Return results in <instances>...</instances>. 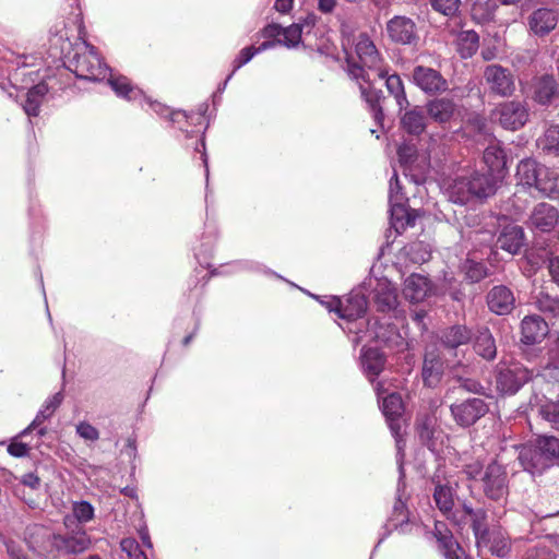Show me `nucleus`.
<instances>
[{
    "instance_id": "nucleus-1",
    "label": "nucleus",
    "mask_w": 559,
    "mask_h": 559,
    "mask_svg": "<svg viewBox=\"0 0 559 559\" xmlns=\"http://www.w3.org/2000/svg\"><path fill=\"white\" fill-rule=\"evenodd\" d=\"M518 459L523 468L531 474H542L559 463V438L538 436L519 448Z\"/></svg>"
},
{
    "instance_id": "nucleus-2",
    "label": "nucleus",
    "mask_w": 559,
    "mask_h": 559,
    "mask_svg": "<svg viewBox=\"0 0 559 559\" xmlns=\"http://www.w3.org/2000/svg\"><path fill=\"white\" fill-rule=\"evenodd\" d=\"M499 181L497 175L475 171L469 177L455 178L448 187V197L457 204H466L473 198L486 199L495 194Z\"/></svg>"
},
{
    "instance_id": "nucleus-3",
    "label": "nucleus",
    "mask_w": 559,
    "mask_h": 559,
    "mask_svg": "<svg viewBox=\"0 0 559 559\" xmlns=\"http://www.w3.org/2000/svg\"><path fill=\"white\" fill-rule=\"evenodd\" d=\"M23 538L28 549L37 557L58 558V534L50 527L40 524L28 525L24 531Z\"/></svg>"
},
{
    "instance_id": "nucleus-4",
    "label": "nucleus",
    "mask_w": 559,
    "mask_h": 559,
    "mask_svg": "<svg viewBox=\"0 0 559 559\" xmlns=\"http://www.w3.org/2000/svg\"><path fill=\"white\" fill-rule=\"evenodd\" d=\"M533 376V370L519 362L499 364L496 369V389L502 394H515Z\"/></svg>"
},
{
    "instance_id": "nucleus-5",
    "label": "nucleus",
    "mask_w": 559,
    "mask_h": 559,
    "mask_svg": "<svg viewBox=\"0 0 559 559\" xmlns=\"http://www.w3.org/2000/svg\"><path fill=\"white\" fill-rule=\"evenodd\" d=\"M483 492L492 501H501L509 493L508 473L502 464L490 462L484 469L480 478Z\"/></svg>"
},
{
    "instance_id": "nucleus-6",
    "label": "nucleus",
    "mask_w": 559,
    "mask_h": 559,
    "mask_svg": "<svg viewBox=\"0 0 559 559\" xmlns=\"http://www.w3.org/2000/svg\"><path fill=\"white\" fill-rule=\"evenodd\" d=\"M450 412L457 426L467 428L483 418L489 412V406L480 397H469L451 404Z\"/></svg>"
},
{
    "instance_id": "nucleus-7",
    "label": "nucleus",
    "mask_w": 559,
    "mask_h": 559,
    "mask_svg": "<svg viewBox=\"0 0 559 559\" xmlns=\"http://www.w3.org/2000/svg\"><path fill=\"white\" fill-rule=\"evenodd\" d=\"M491 118L503 129L518 130L527 122L528 110L522 102H503L492 110Z\"/></svg>"
},
{
    "instance_id": "nucleus-8",
    "label": "nucleus",
    "mask_w": 559,
    "mask_h": 559,
    "mask_svg": "<svg viewBox=\"0 0 559 559\" xmlns=\"http://www.w3.org/2000/svg\"><path fill=\"white\" fill-rule=\"evenodd\" d=\"M484 79L489 93L499 97H510L515 92V79L510 69L500 64H489L484 70Z\"/></svg>"
},
{
    "instance_id": "nucleus-9",
    "label": "nucleus",
    "mask_w": 559,
    "mask_h": 559,
    "mask_svg": "<svg viewBox=\"0 0 559 559\" xmlns=\"http://www.w3.org/2000/svg\"><path fill=\"white\" fill-rule=\"evenodd\" d=\"M389 39L397 45L415 46L419 41L416 23L407 16L395 15L386 22Z\"/></svg>"
},
{
    "instance_id": "nucleus-10",
    "label": "nucleus",
    "mask_w": 559,
    "mask_h": 559,
    "mask_svg": "<svg viewBox=\"0 0 559 559\" xmlns=\"http://www.w3.org/2000/svg\"><path fill=\"white\" fill-rule=\"evenodd\" d=\"M73 72L80 79L98 81L105 78L107 67L99 59L93 47L84 53L75 56L73 61Z\"/></svg>"
},
{
    "instance_id": "nucleus-11",
    "label": "nucleus",
    "mask_w": 559,
    "mask_h": 559,
    "mask_svg": "<svg viewBox=\"0 0 559 559\" xmlns=\"http://www.w3.org/2000/svg\"><path fill=\"white\" fill-rule=\"evenodd\" d=\"M367 299L362 294H350L345 302L338 298H333L328 302L330 311H335L340 318L349 321L361 318L367 311Z\"/></svg>"
},
{
    "instance_id": "nucleus-12",
    "label": "nucleus",
    "mask_w": 559,
    "mask_h": 559,
    "mask_svg": "<svg viewBox=\"0 0 559 559\" xmlns=\"http://www.w3.org/2000/svg\"><path fill=\"white\" fill-rule=\"evenodd\" d=\"M415 84L426 94L443 93L448 90V82L441 73L432 68L417 66L413 70Z\"/></svg>"
},
{
    "instance_id": "nucleus-13",
    "label": "nucleus",
    "mask_w": 559,
    "mask_h": 559,
    "mask_svg": "<svg viewBox=\"0 0 559 559\" xmlns=\"http://www.w3.org/2000/svg\"><path fill=\"white\" fill-rule=\"evenodd\" d=\"M488 308L498 316H504L512 312L515 308V296L513 292L504 285L493 286L486 296Z\"/></svg>"
},
{
    "instance_id": "nucleus-14",
    "label": "nucleus",
    "mask_w": 559,
    "mask_h": 559,
    "mask_svg": "<svg viewBox=\"0 0 559 559\" xmlns=\"http://www.w3.org/2000/svg\"><path fill=\"white\" fill-rule=\"evenodd\" d=\"M549 333L548 323L537 314L526 316L521 322V342L525 345L540 343Z\"/></svg>"
},
{
    "instance_id": "nucleus-15",
    "label": "nucleus",
    "mask_w": 559,
    "mask_h": 559,
    "mask_svg": "<svg viewBox=\"0 0 559 559\" xmlns=\"http://www.w3.org/2000/svg\"><path fill=\"white\" fill-rule=\"evenodd\" d=\"M558 221V210L555 206L543 202L534 207L530 216L528 223L532 228L538 229L543 233H547L555 228Z\"/></svg>"
},
{
    "instance_id": "nucleus-16",
    "label": "nucleus",
    "mask_w": 559,
    "mask_h": 559,
    "mask_svg": "<svg viewBox=\"0 0 559 559\" xmlns=\"http://www.w3.org/2000/svg\"><path fill=\"white\" fill-rule=\"evenodd\" d=\"M58 557L62 555H75L85 551L91 545V538L84 530H78L71 534H58Z\"/></svg>"
},
{
    "instance_id": "nucleus-17",
    "label": "nucleus",
    "mask_w": 559,
    "mask_h": 559,
    "mask_svg": "<svg viewBox=\"0 0 559 559\" xmlns=\"http://www.w3.org/2000/svg\"><path fill=\"white\" fill-rule=\"evenodd\" d=\"M559 95V84L554 75L544 74L534 79L533 99L539 105H549Z\"/></svg>"
},
{
    "instance_id": "nucleus-18",
    "label": "nucleus",
    "mask_w": 559,
    "mask_h": 559,
    "mask_svg": "<svg viewBox=\"0 0 559 559\" xmlns=\"http://www.w3.org/2000/svg\"><path fill=\"white\" fill-rule=\"evenodd\" d=\"M558 23V14L552 9L540 8L528 17L530 29L537 36L549 34Z\"/></svg>"
},
{
    "instance_id": "nucleus-19",
    "label": "nucleus",
    "mask_w": 559,
    "mask_h": 559,
    "mask_svg": "<svg viewBox=\"0 0 559 559\" xmlns=\"http://www.w3.org/2000/svg\"><path fill=\"white\" fill-rule=\"evenodd\" d=\"M474 336L472 329L464 324H454L441 331L440 342L447 349L454 350L468 344Z\"/></svg>"
},
{
    "instance_id": "nucleus-20",
    "label": "nucleus",
    "mask_w": 559,
    "mask_h": 559,
    "mask_svg": "<svg viewBox=\"0 0 559 559\" xmlns=\"http://www.w3.org/2000/svg\"><path fill=\"white\" fill-rule=\"evenodd\" d=\"M474 352L487 361H491L497 356V345L495 337L487 326H480L473 336Z\"/></svg>"
},
{
    "instance_id": "nucleus-21",
    "label": "nucleus",
    "mask_w": 559,
    "mask_h": 559,
    "mask_svg": "<svg viewBox=\"0 0 559 559\" xmlns=\"http://www.w3.org/2000/svg\"><path fill=\"white\" fill-rule=\"evenodd\" d=\"M355 50L359 61L369 69H377L380 64V53L366 33L358 35L355 44Z\"/></svg>"
},
{
    "instance_id": "nucleus-22",
    "label": "nucleus",
    "mask_w": 559,
    "mask_h": 559,
    "mask_svg": "<svg viewBox=\"0 0 559 559\" xmlns=\"http://www.w3.org/2000/svg\"><path fill=\"white\" fill-rule=\"evenodd\" d=\"M485 537V543L480 539L476 543L479 549L486 548L491 555L503 558L511 550L509 537L501 530H490Z\"/></svg>"
},
{
    "instance_id": "nucleus-23",
    "label": "nucleus",
    "mask_w": 559,
    "mask_h": 559,
    "mask_svg": "<svg viewBox=\"0 0 559 559\" xmlns=\"http://www.w3.org/2000/svg\"><path fill=\"white\" fill-rule=\"evenodd\" d=\"M436 537L447 559H466L463 548L443 524H436Z\"/></svg>"
},
{
    "instance_id": "nucleus-24",
    "label": "nucleus",
    "mask_w": 559,
    "mask_h": 559,
    "mask_svg": "<svg viewBox=\"0 0 559 559\" xmlns=\"http://www.w3.org/2000/svg\"><path fill=\"white\" fill-rule=\"evenodd\" d=\"M483 162L488 168V174L497 175L499 180H501L507 157L499 142L493 141L485 148Z\"/></svg>"
},
{
    "instance_id": "nucleus-25",
    "label": "nucleus",
    "mask_w": 559,
    "mask_h": 559,
    "mask_svg": "<svg viewBox=\"0 0 559 559\" xmlns=\"http://www.w3.org/2000/svg\"><path fill=\"white\" fill-rule=\"evenodd\" d=\"M430 290V285L425 276L412 274L404 282L403 295L411 302L423 301Z\"/></svg>"
},
{
    "instance_id": "nucleus-26",
    "label": "nucleus",
    "mask_w": 559,
    "mask_h": 559,
    "mask_svg": "<svg viewBox=\"0 0 559 559\" xmlns=\"http://www.w3.org/2000/svg\"><path fill=\"white\" fill-rule=\"evenodd\" d=\"M524 231L518 225H510L503 228L497 239V247L511 254L518 253L523 246Z\"/></svg>"
},
{
    "instance_id": "nucleus-27",
    "label": "nucleus",
    "mask_w": 559,
    "mask_h": 559,
    "mask_svg": "<svg viewBox=\"0 0 559 559\" xmlns=\"http://www.w3.org/2000/svg\"><path fill=\"white\" fill-rule=\"evenodd\" d=\"M416 429L419 440L429 450L436 451L441 431L436 429V420L431 416H424L416 421Z\"/></svg>"
},
{
    "instance_id": "nucleus-28",
    "label": "nucleus",
    "mask_w": 559,
    "mask_h": 559,
    "mask_svg": "<svg viewBox=\"0 0 559 559\" xmlns=\"http://www.w3.org/2000/svg\"><path fill=\"white\" fill-rule=\"evenodd\" d=\"M443 373V361L435 352H427L423 365V379L426 385L435 386Z\"/></svg>"
},
{
    "instance_id": "nucleus-29",
    "label": "nucleus",
    "mask_w": 559,
    "mask_h": 559,
    "mask_svg": "<svg viewBox=\"0 0 559 559\" xmlns=\"http://www.w3.org/2000/svg\"><path fill=\"white\" fill-rule=\"evenodd\" d=\"M361 97L365 99L369 109L373 114L377 123L381 124L384 119L382 102L385 99L381 90H376L372 86H365L359 84Z\"/></svg>"
},
{
    "instance_id": "nucleus-30",
    "label": "nucleus",
    "mask_w": 559,
    "mask_h": 559,
    "mask_svg": "<svg viewBox=\"0 0 559 559\" xmlns=\"http://www.w3.org/2000/svg\"><path fill=\"white\" fill-rule=\"evenodd\" d=\"M402 129L411 135H419L426 130V116L419 107H414L401 117Z\"/></svg>"
},
{
    "instance_id": "nucleus-31",
    "label": "nucleus",
    "mask_w": 559,
    "mask_h": 559,
    "mask_svg": "<svg viewBox=\"0 0 559 559\" xmlns=\"http://www.w3.org/2000/svg\"><path fill=\"white\" fill-rule=\"evenodd\" d=\"M540 171L534 188L543 197L555 198L559 194V174L545 166Z\"/></svg>"
},
{
    "instance_id": "nucleus-32",
    "label": "nucleus",
    "mask_w": 559,
    "mask_h": 559,
    "mask_svg": "<svg viewBox=\"0 0 559 559\" xmlns=\"http://www.w3.org/2000/svg\"><path fill=\"white\" fill-rule=\"evenodd\" d=\"M535 307L548 318H559V297L542 287L534 297Z\"/></svg>"
},
{
    "instance_id": "nucleus-33",
    "label": "nucleus",
    "mask_w": 559,
    "mask_h": 559,
    "mask_svg": "<svg viewBox=\"0 0 559 559\" xmlns=\"http://www.w3.org/2000/svg\"><path fill=\"white\" fill-rule=\"evenodd\" d=\"M427 114L439 123L448 122L455 110L454 103L449 98H436L427 104Z\"/></svg>"
},
{
    "instance_id": "nucleus-34",
    "label": "nucleus",
    "mask_w": 559,
    "mask_h": 559,
    "mask_svg": "<svg viewBox=\"0 0 559 559\" xmlns=\"http://www.w3.org/2000/svg\"><path fill=\"white\" fill-rule=\"evenodd\" d=\"M361 364L365 372L370 377V381L379 376L384 369L385 357L376 348H368L361 355Z\"/></svg>"
},
{
    "instance_id": "nucleus-35",
    "label": "nucleus",
    "mask_w": 559,
    "mask_h": 559,
    "mask_svg": "<svg viewBox=\"0 0 559 559\" xmlns=\"http://www.w3.org/2000/svg\"><path fill=\"white\" fill-rule=\"evenodd\" d=\"M544 168L543 165H539L534 159H524L521 160L518 165L516 176L519 179V183L526 187H535L540 169Z\"/></svg>"
},
{
    "instance_id": "nucleus-36",
    "label": "nucleus",
    "mask_w": 559,
    "mask_h": 559,
    "mask_svg": "<svg viewBox=\"0 0 559 559\" xmlns=\"http://www.w3.org/2000/svg\"><path fill=\"white\" fill-rule=\"evenodd\" d=\"M380 78H385V87L394 98L400 110L406 108L409 103L406 97L405 88L402 79L397 74L388 75L386 72L380 71Z\"/></svg>"
},
{
    "instance_id": "nucleus-37",
    "label": "nucleus",
    "mask_w": 559,
    "mask_h": 559,
    "mask_svg": "<svg viewBox=\"0 0 559 559\" xmlns=\"http://www.w3.org/2000/svg\"><path fill=\"white\" fill-rule=\"evenodd\" d=\"M63 400V395L61 392L56 393L52 395L43 406V408L37 413L34 420L31 423V425L22 431V435H26L28 431L38 428L45 420L50 418L52 414L56 412V409L60 406L61 402Z\"/></svg>"
},
{
    "instance_id": "nucleus-38",
    "label": "nucleus",
    "mask_w": 559,
    "mask_h": 559,
    "mask_svg": "<svg viewBox=\"0 0 559 559\" xmlns=\"http://www.w3.org/2000/svg\"><path fill=\"white\" fill-rule=\"evenodd\" d=\"M94 518V508L87 501H78L72 506V515L64 516V525L67 528H70L75 524V521L79 523H86Z\"/></svg>"
},
{
    "instance_id": "nucleus-39",
    "label": "nucleus",
    "mask_w": 559,
    "mask_h": 559,
    "mask_svg": "<svg viewBox=\"0 0 559 559\" xmlns=\"http://www.w3.org/2000/svg\"><path fill=\"white\" fill-rule=\"evenodd\" d=\"M47 93L48 86L45 83H39L27 92L23 108L28 116L38 115L40 104Z\"/></svg>"
},
{
    "instance_id": "nucleus-40",
    "label": "nucleus",
    "mask_w": 559,
    "mask_h": 559,
    "mask_svg": "<svg viewBox=\"0 0 559 559\" xmlns=\"http://www.w3.org/2000/svg\"><path fill=\"white\" fill-rule=\"evenodd\" d=\"M479 36L475 31H462L457 35V51L462 58H471L478 49Z\"/></svg>"
},
{
    "instance_id": "nucleus-41",
    "label": "nucleus",
    "mask_w": 559,
    "mask_h": 559,
    "mask_svg": "<svg viewBox=\"0 0 559 559\" xmlns=\"http://www.w3.org/2000/svg\"><path fill=\"white\" fill-rule=\"evenodd\" d=\"M538 147L549 154L559 155V126H550L544 134L537 140Z\"/></svg>"
},
{
    "instance_id": "nucleus-42",
    "label": "nucleus",
    "mask_w": 559,
    "mask_h": 559,
    "mask_svg": "<svg viewBox=\"0 0 559 559\" xmlns=\"http://www.w3.org/2000/svg\"><path fill=\"white\" fill-rule=\"evenodd\" d=\"M391 224L397 233L415 224V217L405 209L402 202L391 203Z\"/></svg>"
},
{
    "instance_id": "nucleus-43",
    "label": "nucleus",
    "mask_w": 559,
    "mask_h": 559,
    "mask_svg": "<svg viewBox=\"0 0 559 559\" xmlns=\"http://www.w3.org/2000/svg\"><path fill=\"white\" fill-rule=\"evenodd\" d=\"M433 500L443 514H450L452 512L454 507L453 490L448 485H436Z\"/></svg>"
},
{
    "instance_id": "nucleus-44",
    "label": "nucleus",
    "mask_w": 559,
    "mask_h": 559,
    "mask_svg": "<svg viewBox=\"0 0 559 559\" xmlns=\"http://www.w3.org/2000/svg\"><path fill=\"white\" fill-rule=\"evenodd\" d=\"M487 511L483 508L476 509L475 513L468 519L469 525L473 530L476 543L480 539V543H485V537L490 531L487 523Z\"/></svg>"
},
{
    "instance_id": "nucleus-45",
    "label": "nucleus",
    "mask_w": 559,
    "mask_h": 559,
    "mask_svg": "<svg viewBox=\"0 0 559 559\" xmlns=\"http://www.w3.org/2000/svg\"><path fill=\"white\" fill-rule=\"evenodd\" d=\"M497 8L495 0L477 1L472 7V16L478 23L489 22L493 19Z\"/></svg>"
},
{
    "instance_id": "nucleus-46",
    "label": "nucleus",
    "mask_w": 559,
    "mask_h": 559,
    "mask_svg": "<svg viewBox=\"0 0 559 559\" xmlns=\"http://www.w3.org/2000/svg\"><path fill=\"white\" fill-rule=\"evenodd\" d=\"M382 412L386 419H397L403 413V402L397 393H391L383 397Z\"/></svg>"
},
{
    "instance_id": "nucleus-47",
    "label": "nucleus",
    "mask_w": 559,
    "mask_h": 559,
    "mask_svg": "<svg viewBox=\"0 0 559 559\" xmlns=\"http://www.w3.org/2000/svg\"><path fill=\"white\" fill-rule=\"evenodd\" d=\"M465 278L471 283H478L488 276L487 267L481 263L467 259L463 264Z\"/></svg>"
},
{
    "instance_id": "nucleus-48",
    "label": "nucleus",
    "mask_w": 559,
    "mask_h": 559,
    "mask_svg": "<svg viewBox=\"0 0 559 559\" xmlns=\"http://www.w3.org/2000/svg\"><path fill=\"white\" fill-rule=\"evenodd\" d=\"M540 367L544 370H559V334L549 343Z\"/></svg>"
},
{
    "instance_id": "nucleus-49",
    "label": "nucleus",
    "mask_w": 559,
    "mask_h": 559,
    "mask_svg": "<svg viewBox=\"0 0 559 559\" xmlns=\"http://www.w3.org/2000/svg\"><path fill=\"white\" fill-rule=\"evenodd\" d=\"M376 302L380 311H390L397 306V296L393 288L384 287L376 294Z\"/></svg>"
},
{
    "instance_id": "nucleus-50",
    "label": "nucleus",
    "mask_w": 559,
    "mask_h": 559,
    "mask_svg": "<svg viewBox=\"0 0 559 559\" xmlns=\"http://www.w3.org/2000/svg\"><path fill=\"white\" fill-rule=\"evenodd\" d=\"M538 413L554 429L559 430V402L548 401L542 404Z\"/></svg>"
},
{
    "instance_id": "nucleus-51",
    "label": "nucleus",
    "mask_w": 559,
    "mask_h": 559,
    "mask_svg": "<svg viewBox=\"0 0 559 559\" xmlns=\"http://www.w3.org/2000/svg\"><path fill=\"white\" fill-rule=\"evenodd\" d=\"M432 9L445 16H455L461 7V0H430Z\"/></svg>"
},
{
    "instance_id": "nucleus-52",
    "label": "nucleus",
    "mask_w": 559,
    "mask_h": 559,
    "mask_svg": "<svg viewBox=\"0 0 559 559\" xmlns=\"http://www.w3.org/2000/svg\"><path fill=\"white\" fill-rule=\"evenodd\" d=\"M109 85L116 92L117 95L126 98H131L133 87L130 81L126 76H110L108 80Z\"/></svg>"
},
{
    "instance_id": "nucleus-53",
    "label": "nucleus",
    "mask_w": 559,
    "mask_h": 559,
    "mask_svg": "<svg viewBox=\"0 0 559 559\" xmlns=\"http://www.w3.org/2000/svg\"><path fill=\"white\" fill-rule=\"evenodd\" d=\"M257 53H258V50H255V47H253V46L246 47V48L241 49L239 55L235 58V60L233 62V66H234L233 71L227 76L226 81L230 80V78L235 74V72L238 69H240L242 66L248 63ZM227 82H225V84Z\"/></svg>"
},
{
    "instance_id": "nucleus-54",
    "label": "nucleus",
    "mask_w": 559,
    "mask_h": 559,
    "mask_svg": "<svg viewBox=\"0 0 559 559\" xmlns=\"http://www.w3.org/2000/svg\"><path fill=\"white\" fill-rule=\"evenodd\" d=\"M302 33V25L293 24L283 28L284 40L282 41L287 47H295L299 44Z\"/></svg>"
},
{
    "instance_id": "nucleus-55",
    "label": "nucleus",
    "mask_w": 559,
    "mask_h": 559,
    "mask_svg": "<svg viewBox=\"0 0 559 559\" xmlns=\"http://www.w3.org/2000/svg\"><path fill=\"white\" fill-rule=\"evenodd\" d=\"M390 523L395 528L400 527L402 532H405L404 527L408 525L407 515L405 513V506L400 500L393 508V516L391 518Z\"/></svg>"
},
{
    "instance_id": "nucleus-56",
    "label": "nucleus",
    "mask_w": 559,
    "mask_h": 559,
    "mask_svg": "<svg viewBox=\"0 0 559 559\" xmlns=\"http://www.w3.org/2000/svg\"><path fill=\"white\" fill-rule=\"evenodd\" d=\"M346 64H347L346 70H347V73L350 76V79L356 80V81L361 80L364 82L368 81L367 72L364 69L365 66L362 63L360 64V63L354 61L353 59L347 58Z\"/></svg>"
},
{
    "instance_id": "nucleus-57",
    "label": "nucleus",
    "mask_w": 559,
    "mask_h": 559,
    "mask_svg": "<svg viewBox=\"0 0 559 559\" xmlns=\"http://www.w3.org/2000/svg\"><path fill=\"white\" fill-rule=\"evenodd\" d=\"M76 433L88 441H96L99 439L98 430L86 421H82L76 426Z\"/></svg>"
},
{
    "instance_id": "nucleus-58",
    "label": "nucleus",
    "mask_w": 559,
    "mask_h": 559,
    "mask_svg": "<svg viewBox=\"0 0 559 559\" xmlns=\"http://www.w3.org/2000/svg\"><path fill=\"white\" fill-rule=\"evenodd\" d=\"M404 198L401 193V186L397 174L394 173L390 179V203L403 202Z\"/></svg>"
},
{
    "instance_id": "nucleus-59",
    "label": "nucleus",
    "mask_w": 559,
    "mask_h": 559,
    "mask_svg": "<svg viewBox=\"0 0 559 559\" xmlns=\"http://www.w3.org/2000/svg\"><path fill=\"white\" fill-rule=\"evenodd\" d=\"M526 559H555V557L546 546H536L527 551Z\"/></svg>"
},
{
    "instance_id": "nucleus-60",
    "label": "nucleus",
    "mask_w": 559,
    "mask_h": 559,
    "mask_svg": "<svg viewBox=\"0 0 559 559\" xmlns=\"http://www.w3.org/2000/svg\"><path fill=\"white\" fill-rule=\"evenodd\" d=\"M463 472L467 476L468 479H477L483 476V465L479 462H473L471 464L465 465Z\"/></svg>"
},
{
    "instance_id": "nucleus-61",
    "label": "nucleus",
    "mask_w": 559,
    "mask_h": 559,
    "mask_svg": "<svg viewBox=\"0 0 559 559\" xmlns=\"http://www.w3.org/2000/svg\"><path fill=\"white\" fill-rule=\"evenodd\" d=\"M29 448L23 442H12L8 447V452L15 457L26 456Z\"/></svg>"
},
{
    "instance_id": "nucleus-62",
    "label": "nucleus",
    "mask_w": 559,
    "mask_h": 559,
    "mask_svg": "<svg viewBox=\"0 0 559 559\" xmlns=\"http://www.w3.org/2000/svg\"><path fill=\"white\" fill-rule=\"evenodd\" d=\"M460 388L472 393H481L484 390V386L479 382L472 379L460 380Z\"/></svg>"
},
{
    "instance_id": "nucleus-63",
    "label": "nucleus",
    "mask_w": 559,
    "mask_h": 559,
    "mask_svg": "<svg viewBox=\"0 0 559 559\" xmlns=\"http://www.w3.org/2000/svg\"><path fill=\"white\" fill-rule=\"evenodd\" d=\"M4 544H5L7 551H8L9 556L11 557V559H26V557H24L22 555L21 549L16 545L15 542L5 540Z\"/></svg>"
},
{
    "instance_id": "nucleus-64",
    "label": "nucleus",
    "mask_w": 559,
    "mask_h": 559,
    "mask_svg": "<svg viewBox=\"0 0 559 559\" xmlns=\"http://www.w3.org/2000/svg\"><path fill=\"white\" fill-rule=\"evenodd\" d=\"M548 270L552 281L559 285V257L550 259Z\"/></svg>"
}]
</instances>
